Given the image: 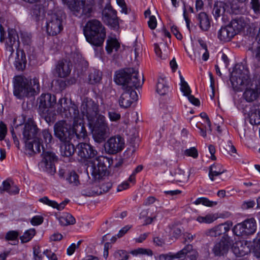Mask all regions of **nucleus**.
<instances>
[{
    "mask_svg": "<svg viewBox=\"0 0 260 260\" xmlns=\"http://www.w3.org/2000/svg\"><path fill=\"white\" fill-rule=\"evenodd\" d=\"M78 155L83 159L93 158L91 162L90 171L95 180H100L106 175L110 160L107 157L98 156L97 151L90 144L80 143L77 145Z\"/></svg>",
    "mask_w": 260,
    "mask_h": 260,
    "instance_id": "f257e3e1",
    "label": "nucleus"
},
{
    "mask_svg": "<svg viewBox=\"0 0 260 260\" xmlns=\"http://www.w3.org/2000/svg\"><path fill=\"white\" fill-rule=\"evenodd\" d=\"M230 80L235 89L244 90L242 97L239 99L243 100L246 104L260 100V86L254 85L247 71H237L233 73Z\"/></svg>",
    "mask_w": 260,
    "mask_h": 260,
    "instance_id": "f03ea898",
    "label": "nucleus"
},
{
    "mask_svg": "<svg viewBox=\"0 0 260 260\" xmlns=\"http://www.w3.org/2000/svg\"><path fill=\"white\" fill-rule=\"evenodd\" d=\"M39 129L31 118H28L22 132V140L25 144V153L32 156L41 152V143L37 138Z\"/></svg>",
    "mask_w": 260,
    "mask_h": 260,
    "instance_id": "7ed1b4c3",
    "label": "nucleus"
},
{
    "mask_svg": "<svg viewBox=\"0 0 260 260\" xmlns=\"http://www.w3.org/2000/svg\"><path fill=\"white\" fill-rule=\"evenodd\" d=\"M114 81L123 90L138 88L142 85L144 80L138 71L134 68H126L116 72Z\"/></svg>",
    "mask_w": 260,
    "mask_h": 260,
    "instance_id": "20e7f679",
    "label": "nucleus"
},
{
    "mask_svg": "<svg viewBox=\"0 0 260 260\" xmlns=\"http://www.w3.org/2000/svg\"><path fill=\"white\" fill-rule=\"evenodd\" d=\"M30 80L24 76H17L14 79V95L18 99L32 95L35 93L40 91L39 80L33 79V85Z\"/></svg>",
    "mask_w": 260,
    "mask_h": 260,
    "instance_id": "39448f33",
    "label": "nucleus"
},
{
    "mask_svg": "<svg viewBox=\"0 0 260 260\" xmlns=\"http://www.w3.org/2000/svg\"><path fill=\"white\" fill-rule=\"evenodd\" d=\"M83 32L87 41L95 46H101L106 38L105 27L96 19L89 20L84 27Z\"/></svg>",
    "mask_w": 260,
    "mask_h": 260,
    "instance_id": "423d86ee",
    "label": "nucleus"
},
{
    "mask_svg": "<svg viewBox=\"0 0 260 260\" xmlns=\"http://www.w3.org/2000/svg\"><path fill=\"white\" fill-rule=\"evenodd\" d=\"M236 107L242 111L252 125L260 124V106H250L242 99L235 101Z\"/></svg>",
    "mask_w": 260,
    "mask_h": 260,
    "instance_id": "0eeeda50",
    "label": "nucleus"
},
{
    "mask_svg": "<svg viewBox=\"0 0 260 260\" xmlns=\"http://www.w3.org/2000/svg\"><path fill=\"white\" fill-rule=\"evenodd\" d=\"M64 18L63 11L54 9L48 14L47 22V31L49 35L55 36L63 28L62 21Z\"/></svg>",
    "mask_w": 260,
    "mask_h": 260,
    "instance_id": "6e6552de",
    "label": "nucleus"
},
{
    "mask_svg": "<svg viewBox=\"0 0 260 260\" xmlns=\"http://www.w3.org/2000/svg\"><path fill=\"white\" fill-rule=\"evenodd\" d=\"M81 113L80 115L82 116V119L85 116L87 118L88 124H93L99 118V105L91 99L84 98L81 106Z\"/></svg>",
    "mask_w": 260,
    "mask_h": 260,
    "instance_id": "1a4fd4ad",
    "label": "nucleus"
},
{
    "mask_svg": "<svg viewBox=\"0 0 260 260\" xmlns=\"http://www.w3.org/2000/svg\"><path fill=\"white\" fill-rule=\"evenodd\" d=\"M94 6V0H76L70 4V8L75 16L86 19L91 16Z\"/></svg>",
    "mask_w": 260,
    "mask_h": 260,
    "instance_id": "9d476101",
    "label": "nucleus"
},
{
    "mask_svg": "<svg viewBox=\"0 0 260 260\" xmlns=\"http://www.w3.org/2000/svg\"><path fill=\"white\" fill-rule=\"evenodd\" d=\"M56 104V111L62 117L75 119L76 121L81 119L77 106L71 103L68 105L67 98L60 99Z\"/></svg>",
    "mask_w": 260,
    "mask_h": 260,
    "instance_id": "9b49d317",
    "label": "nucleus"
},
{
    "mask_svg": "<svg viewBox=\"0 0 260 260\" xmlns=\"http://www.w3.org/2000/svg\"><path fill=\"white\" fill-rule=\"evenodd\" d=\"M95 122L94 124L89 125L93 128L92 137L95 142L101 143L105 141L109 128L106 117L102 115H99L98 120Z\"/></svg>",
    "mask_w": 260,
    "mask_h": 260,
    "instance_id": "f8f14e48",
    "label": "nucleus"
},
{
    "mask_svg": "<svg viewBox=\"0 0 260 260\" xmlns=\"http://www.w3.org/2000/svg\"><path fill=\"white\" fill-rule=\"evenodd\" d=\"M256 230V220L251 218L235 225L233 229V232L237 236H244L253 234Z\"/></svg>",
    "mask_w": 260,
    "mask_h": 260,
    "instance_id": "ddd939ff",
    "label": "nucleus"
},
{
    "mask_svg": "<svg viewBox=\"0 0 260 260\" xmlns=\"http://www.w3.org/2000/svg\"><path fill=\"white\" fill-rule=\"evenodd\" d=\"M239 9L236 5H231L230 2L221 1L215 2L212 10V14L216 20L222 17L223 19L226 13H237Z\"/></svg>",
    "mask_w": 260,
    "mask_h": 260,
    "instance_id": "4468645a",
    "label": "nucleus"
},
{
    "mask_svg": "<svg viewBox=\"0 0 260 260\" xmlns=\"http://www.w3.org/2000/svg\"><path fill=\"white\" fill-rule=\"evenodd\" d=\"M42 148L43 150V158L40 162V166L44 171L50 174H53L56 172L54 163L57 160V157L54 153L44 150L43 145Z\"/></svg>",
    "mask_w": 260,
    "mask_h": 260,
    "instance_id": "2eb2a0df",
    "label": "nucleus"
},
{
    "mask_svg": "<svg viewBox=\"0 0 260 260\" xmlns=\"http://www.w3.org/2000/svg\"><path fill=\"white\" fill-rule=\"evenodd\" d=\"M54 135L60 141H70L72 139L71 128L65 120H60L54 125Z\"/></svg>",
    "mask_w": 260,
    "mask_h": 260,
    "instance_id": "dca6fc26",
    "label": "nucleus"
},
{
    "mask_svg": "<svg viewBox=\"0 0 260 260\" xmlns=\"http://www.w3.org/2000/svg\"><path fill=\"white\" fill-rule=\"evenodd\" d=\"M124 147V139L119 135L110 137L104 145L106 152L110 154H114L121 151Z\"/></svg>",
    "mask_w": 260,
    "mask_h": 260,
    "instance_id": "f3484780",
    "label": "nucleus"
},
{
    "mask_svg": "<svg viewBox=\"0 0 260 260\" xmlns=\"http://www.w3.org/2000/svg\"><path fill=\"white\" fill-rule=\"evenodd\" d=\"M39 112L48 111L56 104L55 95L50 93L42 94L38 99Z\"/></svg>",
    "mask_w": 260,
    "mask_h": 260,
    "instance_id": "a211bd4d",
    "label": "nucleus"
},
{
    "mask_svg": "<svg viewBox=\"0 0 260 260\" xmlns=\"http://www.w3.org/2000/svg\"><path fill=\"white\" fill-rule=\"evenodd\" d=\"M230 23L236 35L245 29L248 30L252 25V23L251 22L250 19L245 16L233 19Z\"/></svg>",
    "mask_w": 260,
    "mask_h": 260,
    "instance_id": "6ab92c4d",
    "label": "nucleus"
},
{
    "mask_svg": "<svg viewBox=\"0 0 260 260\" xmlns=\"http://www.w3.org/2000/svg\"><path fill=\"white\" fill-rule=\"evenodd\" d=\"M180 90L182 95L186 97L188 100L193 105L199 106L200 105V100L193 95L192 90L184 78L180 75Z\"/></svg>",
    "mask_w": 260,
    "mask_h": 260,
    "instance_id": "aec40b11",
    "label": "nucleus"
},
{
    "mask_svg": "<svg viewBox=\"0 0 260 260\" xmlns=\"http://www.w3.org/2000/svg\"><path fill=\"white\" fill-rule=\"evenodd\" d=\"M103 19L107 25L112 28H117L119 26L116 12L111 6H107L103 11Z\"/></svg>",
    "mask_w": 260,
    "mask_h": 260,
    "instance_id": "412c9836",
    "label": "nucleus"
},
{
    "mask_svg": "<svg viewBox=\"0 0 260 260\" xmlns=\"http://www.w3.org/2000/svg\"><path fill=\"white\" fill-rule=\"evenodd\" d=\"M124 90L119 99V104L121 108H127L134 102L138 100V95L133 89Z\"/></svg>",
    "mask_w": 260,
    "mask_h": 260,
    "instance_id": "4be33fe9",
    "label": "nucleus"
},
{
    "mask_svg": "<svg viewBox=\"0 0 260 260\" xmlns=\"http://www.w3.org/2000/svg\"><path fill=\"white\" fill-rule=\"evenodd\" d=\"M251 243L246 240L236 241L233 245L232 250L237 256H243L251 251Z\"/></svg>",
    "mask_w": 260,
    "mask_h": 260,
    "instance_id": "5701e85b",
    "label": "nucleus"
},
{
    "mask_svg": "<svg viewBox=\"0 0 260 260\" xmlns=\"http://www.w3.org/2000/svg\"><path fill=\"white\" fill-rule=\"evenodd\" d=\"M233 223L231 221H227L224 223L220 224L212 229L207 230L205 232V234L210 237H216L222 234H225L228 232Z\"/></svg>",
    "mask_w": 260,
    "mask_h": 260,
    "instance_id": "b1692460",
    "label": "nucleus"
},
{
    "mask_svg": "<svg viewBox=\"0 0 260 260\" xmlns=\"http://www.w3.org/2000/svg\"><path fill=\"white\" fill-rule=\"evenodd\" d=\"M79 115L81 116V119H79L77 121L73 119V128L71 129V133L72 138L75 135L77 138L80 139H84L86 137V131L83 123V119H82V116L80 115L79 112Z\"/></svg>",
    "mask_w": 260,
    "mask_h": 260,
    "instance_id": "393cba45",
    "label": "nucleus"
},
{
    "mask_svg": "<svg viewBox=\"0 0 260 260\" xmlns=\"http://www.w3.org/2000/svg\"><path fill=\"white\" fill-rule=\"evenodd\" d=\"M236 35V34L230 23L222 26L217 33L218 38L224 42L230 41Z\"/></svg>",
    "mask_w": 260,
    "mask_h": 260,
    "instance_id": "a878e982",
    "label": "nucleus"
},
{
    "mask_svg": "<svg viewBox=\"0 0 260 260\" xmlns=\"http://www.w3.org/2000/svg\"><path fill=\"white\" fill-rule=\"evenodd\" d=\"M72 67V63L70 61L61 60L56 64L55 71L59 77L65 78L70 75Z\"/></svg>",
    "mask_w": 260,
    "mask_h": 260,
    "instance_id": "bb28decb",
    "label": "nucleus"
},
{
    "mask_svg": "<svg viewBox=\"0 0 260 260\" xmlns=\"http://www.w3.org/2000/svg\"><path fill=\"white\" fill-rule=\"evenodd\" d=\"M230 246V244L227 240L221 239L214 244L212 248V252L215 256H223L228 252Z\"/></svg>",
    "mask_w": 260,
    "mask_h": 260,
    "instance_id": "cd10ccee",
    "label": "nucleus"
},
{
    "mask_svg": "<svg viewBox=\"0 0 260 260\" xmlns=\"http://www.w3.org/2000/svg\"><path fill=\"white\" fill-rule=\"evenodd\" d=\"M198 253L196 249H193L192 246L188 244L180 250V259L184 256L186 260H196Z\"/></svg>",
    "mask_w": 260,
    "mask_h": 260,
    "instance_id": "c85d7f7f",
    "label": "nucleus"
},
{
    "mask_svg": "<svg viewBox=\"0 0 260 260\" xmlns=\"http://www.w3.org/2000/svg\"><path fill=\"white\" fill-rule=\"evenodd\" d=\"M112 186V183L110 181H107L102 183L99 188L97 187H93L90 191H88L85 194L87 196L100 195L103 193H106L109 191Z\"/></svg>",
    "mask_w": 260,
    "mask_h": 260,
    "instance_id": "c756f323",
    "label": "nucleus"
},
{
    "mask_svg": "<svg viewBox=\"0 0 260 260\" xmlns=\"http://www.w3.org/2000/svg\"><path fill=\"white\" fill-rule=\"evenodd\" d=\"M26 59L23 50H19L16 51V56L14 61V66L18 71H23L25 69Z\"/></svg>",
    "mask_w": 260,
    "mask_h": 260,
    "instance_id": "7c9ffc66",
    "label": "nucleus"
},
{
    "mask_svg": "<svg viewBox=\"0 0 260 260\" xmlns=\"http://www.w3.org/2000/svg\"><path fill=\"white\" fill-rule=\"evenodd\" d=\"M154 50L157 56L161 59H166L168 55L169 49L166 43L155 44Z\"/></svg>",
    "mask_w": 260,
    "mask_h": 260,
    "instance_id": "2f4dec72",
    "label": "nucleus"
},
{
    "mask_svg": "<svg viewBox=\"0 0 260 260\" xmlns=\"http://www.w3.org/2000/svg\"><path fill=\"white\" fill-rule=\"evenodd\" d=\"M200 27L203 31H207L210 27V21L209 17L205 12H201L197 16Z\"/></svg>",
    "mask_w": 260,
    "mask_h": 260,
    "instance_id": "473e14b6",
    "label": "nucleus"
},
{
    "mask_svg": "<svg viewBox=\"0 0 260 260\" xmlns=\"http://www.w3.org/2000/svg\"><path fill=\"white\" fill-rule=\"evenodd\" d=\"M60 145V153L63 156L69 157L72 156L75 152L74 145L70 143V141H61Z\"/></svg>",
    "mask_w": 260,
    "mask_h": 260,
    "instance_id": "72a5a7b5",
    "label": "nucleus"
},
{
    "mask_svg": "<svg viewBox=\"0 0 260 260\" xmlns=\"http://www.w3.org/2000/svg\"><path fill=\"white\" fill-rule=\"evenodd\" d=\"M39 201L54 208H56L58 210L64 209L65 206L69 202V200H65L61 203L58 204L54 201L50 200L47 197H44L40 199Z\"/></svg>",
    "mask_w": 260,
    "mask_h": 260,
    "instance_id": "f704fd0d",
    "label": "nucleus"
},
{
    "mask_svg": "<svg viewBox=\"0 0 260 260\" xmlns=\"http://www.w3.org/2000/svg\"><path fill=\"white\" fill-rule=\"evenodd\" d=\"M225 171L222 166L219 164H213L210 167L209 177L211 181L214 180V177L218 176Z\"/></svg>",
    "mask_w": 260,
    "mask_h": 260,
    "instance_id": "c9c22d12",
    "label": "nucleus"
},
{
    "mask_svg": "<svg viewBox=\"0 0 260 260\" xmlns=\"http://www.w3.org/2000/svg\"><path fill=\"white\" fill-rule=\"evenodd\" d=\"M102 73L99 70L94 69L91 70L88 76L89 83L94 84L99 83L102 79Z\"/></svg>",
    "mask_w": 260,
    "mask_h": 260,
    "instance_id": "e433bc0d",
    "label": "nucleus"
},
{
    "mask_svg": "<svg viewBox=\"0 0 260 260\" xmlns=\"http://www.w3.org/2000/svg\"><path fill=\"white\" fill-rule=\"evenodd\" d=\"M169 90V87L167 83L163 78H159L158 79L156 85V92L160 95H163L166 94Z\"/></svg>",
    "mask_w": 260,
    "mask_h": 260,
    "instance_id": "4c0bfd02",
    "label": "nucleus"
},
{
    "mask_svg": "<svg viewBox=\"0 0 260 260\" xmlns=\"http://www.w3.org/2000/svg\"><path fill=\"white\" fill-rule=\"evenodd\" d=\"M120 47V44L116 39L110 38L107 40L106 50L110 54L113 50L117 51Z\"/></svg>",
    "mask_w": 260,
    "mask_h": 260,
    "instance_id": "58836bf2",
    "label": "nucleus"
},
{
    "mask_svg": "<svg viewBox=\"0 0 260 260\" xmlns=\"http://www.w3.org/2000/svg\"><path fill=\"white\" fill-rule=\"evenodd\" d=\"M60 224L63 226L74 224L76 222L75 218L70 214L66 213L58 218Z\"/></svg>",
    "mask_w": 260,
    "mask_h": 260,
    "instance_id": "ea45409f",
    "label": "nucleus"
},
{
    "mask_svg": "<svg viewBox=\"0 0 260 260\" xmlns=\"http://www.w3.org/2000/svg\"><path fill=\"white\" fill-rule=\"evenodd\" d=\"M199 43L201 46L198 52V57H200L201 54H202V59L204 61H207L209 56V53L207 50V46L206 43L202 40H198Z\"/></svg>",
    "mask_w": 260,
    "mask_h": 260,
    "instance_id": "a19ab883",
    "label": "nucleus"
},
{
    "mask_svg": "<svg viewBox=\"0 0 260 260\" xmlns=\"http://www.w3.org/2000/svg\"><path fill=\"white\" fill-rule=\"evenodd\" d=\"M19 34L22 43L27 48L31 45L32 43V36L31 34L23 30H20Z\"/></svg>",
    "mask_w": 260,
    "mask_h": 260,
    "instance_id": "79ce46f5",
    "label": "nucleus"
},
{
    "mask_svg": "<svg viewBox=\"0 0 260 260\" xmlns=\"http://www.w3.org/2000/svg\"><path fill=\"white\" fill-rule=\"evenodd\" d=\"M252 252L254 255L257 257H260V233H258L256 237L253 240V244L251 245Z\"/></svg>",
    "mask_w": 260,
    "mask_h": 260,
    "instance_id": "37998d69",
    "label": "nucleus"
},
{
    "mask_svg": "<svg viewBox=\"0 0 260 260\" xmlns=\"http://www.w3.org/2000/svg\"><path fill=\"white\" fill-rule=\"evenodd\" d=\"M217 218V216L215 214H208L205 216H199L197 218V220L201 223L210 224L214 222Z\"/></svg>",
    "mask_w": 260,
    "mask_h": 260,
    "instance_id": "c03bdc74",
    "label": "nucleus"
},
{
    "mask_svg": "<svg viewBox=\"0 0 260 260\" xmlns=\"http://www.w3.org/2000/svg\"><path fill=\"white\" fill-rule=\"evenodd\" d=\"M50 109L48 111L39 112L41 116L44 118L47 123L53 122L55 120V114L54 112L50 111Z\"/></svg>",
    "mask_w": 260,
    "mask_h": 260,
    "instance_id": "a18cd8bd",
    "label": "nucleus"
},
{
    "mask_svg": "<svg viewBox=\"0 0 260 260\" xmlns=\"http://www.w3.org/2000/svg\"><path fill=\"white\" fill-rule=\"evenodd\" d=\"M36 232L35 229H30L24 232L22 236L20 237L21 242L26 243L29 242L36 235Z\"/></svg>",
    "mask_w": 260,
    "mask_h": 260,
    "instance_id": "49530a36",
    "label": "nucleus"
},
{
    "mask_svg": "<svg viewBox=\"0 0 260 260\" xmlns=\"http://www.w3.org/2000/svg\"><path fill=\"white\" fill-rule=\"evenodd\" d=\"M182 155L184 157H191L193 159H197L199 156L198 149L195 147H191L182 151Z\"/></svg>",
    "mask_w": 260,
    "mask_h": 260,
    "instance_id": "de8ad7c7",
    "label": "nucleus"
},
{
    "mask_svg": "<svg viewBox=\"0 0 260 260\" xmlns=\"http://www.w3.org/2000/svg\"><path fill=\"white\" fill-rule=\"evenodd\" d=\"M130 253L133 255H147L148 256H152L153 255L152 251L150 249H146L144 248H138L137 249L132 250Z\"/></svg>",
    "mask_w": 260,
    "mask_h": 260,
    "instance_id": "09e8293b",
    "label": "nucleus"
},
{
    "mask_svg": "<svg viewBox=\"0 0 260 260\" xmlns=\"http://www.w3.org/2000/svg\"><path fill=\"white\" fill-rule=\"evenodd\" d=\"M20 42L19 40H13L11 41V43H7L6 42V47L7 51H8L10 55H12L15 51V49L17 50H18V48L19 47Z\"/></svg>",
    "mask_w": 260,
    "mask_h": 260,
    "instance_id": "8fccbe9b",
    "label": "nucleus"
},
{
    "mask_svg": "<svg viewBox=\"0 0 260 260\" xmlns=\"http://www.w3.org/2000/svg\"><path fill=\"white\" fill-rule=\"evenodd\" d=\"M66 179L70 184H72L73 185H78L79 184L78 175L74 171L69 173Z\"/></svg>",
    "mask_w": 260,
    "mask_h": 260,
    "instance_id": "3c124183",
    "label": "nucleus"
},
{
    "mask_svg": "<svg viewBox=\"0 0 260 260\" xmlns=\"http://www.w3.org/2000/svg\"><path fill=\"white\" fill-rule=\"evenodd\" d=\"M41 137L43 141L46 144V147H47L48 145L51 143L53 139L51 132L49 129H45L42 132Z\"/></svg>",
    "mask_w": 260,
    "mask_h": 260,
    "instance_id": "603ef678",
    "label": "nucleus"
},
{
    "mask_svg": "<svg viewBox=\"0 0 260 260\" xmlns=\"http://www.w3.org/2000/svg\"><path fill=\"white\" fill-rule=\"evenodd\" d=\"M19 236V233L16 231H10L8 232L5 236V239L6 241H12L18 242V238Z\"/></svg>",
    "mask_w": 260,
    "mask_h": 260,
    "instance_id": "864d4df0",
    "label": "nucleus"
},
{
    "mask_svg": "<svg viewBox=\"0 0 260 260\" xmlns=\"http://www.w3.org/2000/svg\"><path fill=\"white\" fill-rule=\"evenodd\" d=\"M194 203L196 205L202 204L209 207L216 205V202L211 201L206 198H199L194 201Z\"/></svg>",
    "mask_w": 260,
    "mask_h": 260,
    "instance_id": "5fc2aeb1",
    "label": "nucleus"
},
{
    "mask_svg": "<svg viewBox=\"0 0 260 260\" xmlns=\"http://www.w3.org/2000/svg\"><path fill=\"white\" fill-rule=\"evenodd\" d=\"M176 21L177 18H176L175 21L173 19H170L169 25L170 27L171 32L174 34L176 38L178 39L179 30L178 26L176 25Z\"/></svg>",
    "mask_w": 260,
    "mask_h": 260,
    "instance_id": "6e6d98bb",
    "label": "nucleus"
},
{
    "mask_svg": "<svg viewBox=\"0 0 260 260\" xmlns=\"http://www.w3.org/2000/svg\"><path fill=\"white\" fill-rule=\"evenodd\" d=\"M17 40H19V37L16 30L14 29H9L8 36L6 39V42H7V43H11V41Z\"/></svg>",
    "mask_w": 260,
    "mask_h": 260,
    "instance_id": "4d7b16f0",
    "label": "nucleus"
},
{
    "mask_svg": "<svg viewBox=\"0 0 260 260\" xmlns=\"http://www.w3.org/2000/svg\"><path fill=\"white\" fill-rule=\"evenodd\" d=\"M179 258V252L173 254L170 252L167 254H161L158 256L159 260H173Z\"/></svg>",
    "mask_w": 260,
    "mask_h": 260,
    "instance_id": "13d9d810",
    "label": "nucleus"
},
{
    "mask_svg": "<svg viewBox=\"0 0 260 260\" xmlns=\"http://www.w3.org/2000/svg\"><path fill=\"white\" fill-rule=\"evenodd\" d=\"M13 182L9 180H6L3 181L2 188L0 187V193H3L4 192L6 191L9 193L10 188Z\"/></svg>",
    "mask_w": 260,
    "mask_h": 260,
    "instance_id": "bf43d9fd",
    "label": "nucleus"
},
{
    "mask_svg": "<svg viewBox=\"0 0 260 260\" xmlns=\"http://www.w3.org/2000/svg\"><path fill=\"white\" fill-rule=\"evenodd\" d=\"M115 256L118 260H127L129 255L125 250H120L115 253Z\"/></svg>",
    "mask_w": 260,
    "mask_h": 260,
    "instance_id": "052dcab7",
    "label": "nucleus"
},
{
    "mask_svg": "<svg viewBox=\"0 0 260 260\" xmlns=\"http://www.w3.org/2000/svg\"><path fill=\"white\" fill-rule=\"evenodd\" d=\"M25 120V117L23 115L17 116L13 120L12 126L17 127L18 126L22 125Z\"/></svg>",
    "mask_w": 260,
    "mask_h": 260,
    "instance_id": "680f3d73",
    "label": "nucleus"
},
{
    "mask_svg": "<svg viewBox=\"0 0 260 260\" xmlns=\"http://www.w3.org/2000/svg\"><path fill=\"white\" fill-rule=\"evenodd\" d=\"M255 205V202L253 200H248L243 202L241 208L244 210H248L253 208Z\"/></svg>",
    "mask_w": 260,
    "mask_h": 260,
    "instance_id": "e2e57ef3",
    "label": "nucleus"
},
{
    "mask_svg": "<svg viewBox=\"0 0 260 260\" xmlns=\"http://www.w3.org/2000/svg\"><path fill=\"white\" fill-rule=\"evenodd\" d=\"M108 116L110 120L112 121H117L120 119L121 115L119 113L114 111L108 112Z\"/></svg>",
    "mask_w": 260,
    "mask_h": 260,
    "instance_id": "0e129e2a",
    "label": "nucleus"
},
{
    "mask_svg": "<svg viewBox=\"0 0 260 260\" xmlns=\"http://www.w3.org/2000/svg\"><path fill=\"white\" fill-rule=\"evenodd\" d=\"M7 128L6 124L2 121L0 122V141L4 139L7 134Z\"/></svg>",
    "mask_w": 260,
    "mask_h": 260,
    "instance_id": "69168bd1",
    "label": "nucleus"
},
{
    "mask_svg": "<svg viewBox=\"0 0 260 260\" xmlns=\"http://www.w3.org/2000/svg\"><path fill=\"white\" fill-rule=\"evenodd\" d=\"M148 25L151 29H154L156 28L157 25V21L154 16H150L149 19L148 21Z\"/></svg>",
    "mask_w": 260,
    "mask_h": 260,
    "instance_id": "338daca9",
    "label": "nucleus"
},
{
    "mask_svg": "<svg viewBox=\"0 0 260 260\" xmlns=\"http://www.w3.org/2000/svg\"><path fill=\"white\" fill-rule=\"evenodd\" d=\"M181 236L182 238L183 239V242L184 243L186 242H191L195 237V235H192L188 233H183L182 235H181Z\"/></svg>",
    "mask_w": 260,
    "mask_h": 260,
    "instance_id": "774afa93",
    "label": "nucleus"
}]
</instances>
